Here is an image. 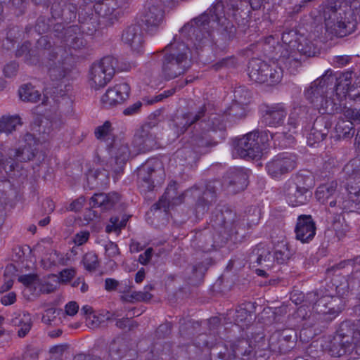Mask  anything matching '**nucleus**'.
Returning a JSON list of instances; mask_svg holds the SVG:
<instances>
[{
	"instance_id": "f257e3e1",
	"label": "nucleus",
	"mask_w": 360,
	"mask_h": 360,
	"mask_svg": "<svg viewBox=\"0 0 360 360\" xmlns=\"http://www.w3.org/2000/svg\"><path fill=\"white\" fill-rule=\"evenodd\" d=\"M270 0H226V4L218 1L208 12L194 18L181 28L182 32L192 34L191 40L197 49L213 44L225 48L234 38L236 29L231 20L238 25L248 26L250 8L259 10Z\"/></svg>"
},
{
	"instance_id": "f03ea898",
	"label": "nucleus",
	"mask_w": 360,
	"mask_h": 360,
	"mask_svg": "<svg viewBox=\"0 0 360 360\" xmlns=\"http://www.w3.org/2000/svg\"><path fill=\"white\" fill-rule=\"evenodd\" d=\"M206 106H200L196 111L188 112L176 117L172 122V129L177 136L184 134L189 127H192L191 136L186 145L178 149L174 153V158L179 163L195 161L202 154L207 152V148L215 145L208 132L210 129H224V123L207 120Z\"/></svg>"
},
{
	"instance_id": "7ed1b4c3",
	"label": "nucleus",
	"mask_w": 360,
	"mask_h": 360,
	"mask_svg": "<svg viewBox=\"0 0 360 360\" xmlns=\"http://www.w3.org/2000/svg\"><path fill=\"white\" fill-rule=\"evenodd\" d=\"M210 224L212 230H205L200 239L203 252H210L220 248L229 240L237 241L239 229L243 224L236 212L225 205L215 207L212 212Z\"/></svg>"
},
{
	"instance_id": "20e7f679",
	"label": "nucleus",
	"mask_w": 360,
	"mask_h": 360,
	"mask_svg": "<svg viewBox=\"0 0 360 360\" xmlns=\"http://www.w3.org/2000/svg\"><path fill=\"white\" fill-rule=\"evenodd\" d=\"M186 196L195 199L194 213L196 218H201L217 200V188L214 182L209 181L205 186L194 185L184 193L178 194L177 184L169 183L158 202L153 205L155 210L163 209L167 212L170 208L181 204Z\"/></svg>"
},
{
	"instance_id": "39448f33",
	"label": "nucleus",
	"mask_w": 360,
	"mask_h": 360,
	"mask_svg": "<svg viewBox=\"0 0 360 360\" xmlns=\"http://www.w3.org/2000/svg\"><path fill=\"white\" fill-rule=\"evenodd\" d=\"M162 60L161 74L166 80L173 79L184 74L192 65L191 52L183 41H173L165 47Z\"/></svg>"
},
{
	"instance_id": "423d86ee",
	"label": "nucleus",
	"mask_w": 360,
	"mask_h": 360,
	"mask_svg": "<svg viewBox=\"0 0 360 360\" xmlns=\"http://www.w3.org/2000/svg\"><path fill=\"white\" fill-rule=\"evenodd\" d=\"M305 98L320 113L331 116L340 113L343 109V100L335 96L334 91H330L314 81L304 91Z\"/></svg>"
},
{
	"instance_id": "0eeeda50",
	"label": "nucleus",
	"mask_w": 360,
	"mask_h": 360,
	"mask_svg": "<svg viewBox=\"0 0 360 360\" xmlns=\"http://www.w3.org/2000/svg\"><path fill=\"white\" fill-rule=\"evenodd\" d=\"M269 134L266 131H252L233 139V147L237 155L245 160H256L262 155L267 147Z\"/></svg>"
},
{
	"instance_id": "6e6552de",
	"label": "nucleus",
	"mask_w": 360,
	"mask_h": 360,
	"mask_svg": "<svg viewBox=\"0 0 360 360\" xmlns=\"http://www.w3.org/2000/svg\"><path fill=\"white\" fill-rule=\"evenodd\" d=\"M264 342V336L257 333L252 339L238 338L225 345L226 351L219 352L226 360H252L257 348L259 349Z\"/></svg>"
},
{
	"instance_id": "1a4fd4ad",
	"label": "nucleus",
	"mask_w": 360,
	"mask_h": 360,
	"mask_svg": "<svg viewBox=\"0 0 360 360\" xmlns=\"http://www.w3.org/2000/svg\"><path fill=\"white\" fill-rule=\"evenodd\" d=\"M326 32L328 37H344L354 32L356 20H350L341 8H327L323 13Z\"/></svg>"
},
{
	"instance_id": "9d476101",
	"label": "nucleus",
	"mask_w": 360,
	"mask_h": 360,
	"mask_svg": "<svg viewBox=\"0 0 360 360\" xmlns=\"http://www.w3.org/2000/svg\"><path fill=\"white\" fill-rule=\"evenodd\" d=\"M301 36L294 30H285L282 34V44L276 48L277 54L279 53L277 61L291 74H295L299 68L300 53L295 51V48Z\"/></svg>"
},
{
	"instance_id": "9b49d317",
	"label": "nucleus",
	"mask_w": 360,
	"mask_h": 360,
	"mask_svg": "<svg viewBox=\"0 0 360 360\" xmlns=\"http://www.w3.org/2000/svg\"><path fill=\"white\" fill-rule=\"evenodd\" d=\"M307 299L312 303L313 310L322 314L336 317L345 307V301L341 297L328 294L323 290L312 291L307 294Z\"/></svg>"
},
{
	"instance_id": "f8f14e48",
	"label": "nucleus",
	"mask_w": 360,
	"mask_h": 360,
	"mask_svg": "<svg viewBox=\"0 0 360 360\" xmlns=\"http://www.w3.org/2000/svg\"><path fill=\"white\" fill-rule=\"evenodd\" d=\"M164 179L165 173L158 161L148 160L137 169V182L141 193L152 191Z\"/></svg>"
},
{
	"instance_id": "ddd939ff",
	"label": "nucleus",
	"mask_w": 360,
	"mask_h": 360,
	"mask_svg": "<svg viewBox=\"0 0 360 360\" xmlns=\"http://www.w3.org/2000/svg\"><path fill=\"white\" fill-rule=\"evenodd\" d=\"M115 60L112 56H105L94 63L89 72L90 85L96 90L105 86L112 79Z\"/></svg>"
},
{
	"instance_id": "4468645a",
	"label": "nucleus",
	"mask_w": 360,
	"mask_h": 360,
	"mask_svg": "<svg viewBox=\"0 0 360 360\" xmlns=\"http://www.w3.org/2000/svg\"><path fill=\"white\" fill-rule=\"evenodd\" d=\"M314 81L319 82L325 88L334 91L335 96L342 100L346 98L352 88L350 74L333 73L330 70H327L324 75Z\"/></svg>"
},
{
	"instance_id": "2eb2a0df",
	"label": "nucleus",
	"mask_w": 360,
	"mask_h": 360,
	"mask_svg": "<svg viewBox=\"0 0 360 360\" xmlns=\"http://www.w3.org/2000/svg\"><path fill=\"white\" fill-rule=\"evenodd\" d=\"M297 165V157L293 153H282L274 156L265 166L267 174L272 178L279 180L292 171Z\"/></svg>"
},
{
	"instance_id": "dca6fc26",
	"label": "nucleus",
	"mask_w": 360,
	"mask_h": 360,
	"mask_svg": "<svg viewBox=\"0 0 360 360\" xmlns=\"http://www.w3.org/2000/svg\"><path fill=\"white\" fill-rule=\"evenodd\" d=\"M347 323H342L336 334L325 342V349L333 357H340L350 353L354 348V342L351 335L344 333Z\"/></svg>"
},
{
	"instance_id": "f3484780",
	"label": "nucleus",
	"mask_w": 360,
	"mask_h": 360,
	"mask_svg": "<svg viewBox=\"0 0 360 360\" xmlns=\"http://www.w3.org/2000/svg\"><path fill=\"white\" fill-rule=\"evenodd\" d=\"M202 106H206L207 108V120L213 121V117H217L215 122L217 124L219 121L224 123V129H210V131H224L226 130V122H236L237 121L244 118L246 116V110L245 106L240 105L236 102L233 103L229 108H228L222 114L213 112V105L208 103H205Z\"/></svg>"
},
{
	"instance_id": "a211bd4d",
	"label": "nucleus",
	"mask_w": 360,
	"mask_h": 360,
	"mask_svg": "<svg viewBox=\"0 0 360 360\" xmlns=\"http://www.w3.org/2000/svg\"><path fill=\"white\" fill-rule=\"evenodd\" d=\"M164 6L159 4V0L146 1L141 20L147 32L153 34L162 24L165 18Z\"/></svg>"
},
{
	"instance_id": "6ab92c4d",
	"label": "nucleus",
	"mask_w": 360,
	"mask_h": 360,
	"mask_svg": "<svg viewBox=\"0 0 360 360\" xmlns=\"http://www.w3.org/2000/svg\"><path fill=\"white\" fill-rule=\"evenodd\" d=\"M22 144L19 148L9 149L8 155L13 162H27L34 158L37 152V140L30 132H26L22 138Z\"/></svg>"
},
{
	"instance_id": "aec40b11",
	"label": "nucleus",
	"mask_w": 360,
	"mask_h": 360,
	"mask_svg": "<svg viewBox=\"0 0 360 360\" xmlns=\"http://www.w3.org/2000/svg\"><path fill=\"white\" fill-rule=\"evenodd\" d=\"M295 338V333L292 330H276L269 338V347L274 352L285 354L293 348Z\"/></svg>"
},
{
	"instance_id": "412c9836",
	"label": "nucleus",
	"mask_w": 360,
	"mask_h": 360,
	"mask_svg": "<svg viewBox=\"0 0 360 360\" xmlns=\"http://www.w3.org/2000/svg\"><path fill=\"white\" fill-rule=\"evenodd\" d=\"M249 172L248 169L243 167L230 168L224 176L223 184L233 193L242 191L248 186Z\"/></svg>"
},
{
	"instance_id": "4be33fe9",
	"label": "nucleus",
	"mask_w": 360,
	"mask_h": 360,
	"mask_svg": "<svg viewBox=\"0 0 360 360\" xmlns=\"http://www.w3.org/2000/svg\"><path fill=\"white\" fill-rule=\"evenodd\" d=\"M63 30L61 33L56 34L55 36L61 37V43L68 46L69 49L80 51L86 48L87 42L84 38L81 27L74 25Z\"/></svg>"
},
{
	"instance_id": "5701e85b",
	"label": "nucleus",
	"mask_w": 360,
	"mask_h": 360,
	"mask_svg": "<svg viewBox=\"0 0 360 360\" xmlns=\"http://www.w3.org/2000/svg\"><path fill=\"white\" fill-rule=\"evenodd\" d=\"M332 117L329 115L318 116L314 121L313 125L307 136V143L313 146L323 141L328 136L332 127Z\"/></svg>"
},
{
	"instance_id": "b1692460",
	"label": "nucleus",
	"mask_w": 360,
	"mask_h": 360,
	"mask_svg": "<svg viewBox=\"0 0 360 360\" xmlns=\"http://www.w3.org/2000/svg\"><path fill=\"white\" fill-rule=\"evenodd\" d=\"M130 91V86L127 83L117 84L114 86L108 89L102 96L101 101L105 108L113 107L128 99Z\"/></svg>"
},
{
	"instance_id": "393cba45",
	"label": "nucleus",
	"mask_w": 360,
	"mask_h": 360,
	"mask_svg": "<svg viewBox=\"0 0 360 360\" xmlns=\"http://www.w3.org/2000/svg\"><path fill=\"white\" fill-rule=\"evenodd\" d=\"M316 232V226L311 215L301 214L297 219L295 227V238L302 243L311 242Z\"/></svg>"
},
{
	"instance_id": "a878e982",
	"label": "nucleus",
	"mask_w": 360,
	"mask_h": 360,
	"mask_svg": "<svg viewBox=\"0 0 360 360\" xmlns=\"http://www.w3.org/2000/svg\"><path fill=\"white\" fill-rule=\"evenodd\" d=\"M263 122L269 127L281 126L287 115V109L283 103L264 105L262 108Z\"/></svg>"
},
{
	"instance_id": "bb28decb",
	"label": "nucleus",
	"mask_w": 360,
	"mask_h": 360,
	"mask_svg": "<svg viewBox=\"0 0 360 360\" xmlns=\"http://www.w3.org/2000/svg\"><path fill=\"white\" fill-rule=\"evenodd\" d=\"M122 41L133 52L141 53L144 39L141 26L139 25H131L127 27L122 32Z\"/></svg>"
},
{
	"instance_id": "cd10ccee",
	"label": "nucleus",
	"mask_w": 360,
	"mask_h": 360,
	"mask_svg": "<svg viewBox=\"0 0 360 360\" xmlns=\"http://www.w3.org/2000/svg\"><path fill=\"white\" fill-rule=\"evenodd\" d=\"M155 124L145 123L134 134L136 144L143 150H150L156 146V134L154 131Z\"/></svg>"
},
{
	"instance_id": "c85d7f7f",
	"label": "nucleus",
	"mask_w": 360,
	"mask_h": 360,
	"mask_svg": "<svg viewBox=\"0 0 360 360\" xmlns=\"http://www.w3.org/2000/svg\"><path fill=\"white\" fill-rule=\"evenodd\" d=\"M71 55L69 51H63L56 58H53V60H46L43 63L49 68V74L53 80H59L66 76L68 69L64 65Z\"/></svg>"
},
{
	"instance_id": "c756f323",
	"label": "nucleus",
	"mask_w": 360,
	"mask_h": 360,
	"mask_svg": "<svg viewBox=\"0 0 360 360\" xmlns=\"http://www.w3.org/2000/svg\"><path fill=\"white\" fill-rule=\"evenodd\" d=\"M120 5L117 0H101L94 5L95 12L101 18L112 24L120 15Z\"/></svg>"
},
{
	"instance_id": "7c9ffc66",
	"label": "nucleus",
	"mask_w": 360,
	"mask_h": 360,
	"mask_svg": "<svg viewBox=\"0 0 360 360\" xmlns=\"http://www.w3.org/2000/svg\"><path fill=\"white\" fill-rule=\"evenodd\" d=\"M35 53L39 56V63H44L46 60H53V58H56L57 56L67 51L62 46L52 47L47 36L41 37L37 41Z\"/></svg>"
},
{
	"instance_id": "2f4dec72",
	"label": "nucleus",
	"mask_w": 360,
	"mask_h": 360,
	"mask_svg": "<svg viewBox=\"0 0 360 360\" xmlns=\"http://www.w3.org/2000/svg\"><path fill=\"white\" fill-rule=\"evenodd\" d=\"M253 309L254 306L252 302L243 303L236 309L230 310L229 316L236 326L243 329L248 328L252 322V309Z\"/></svg>"
},
{
	"instance_id": "473e14b6",
	"label": "nucleus",
	"mask_w": 360,
	"mask_h": 360,
	"mask_svg": "<svg viewBox=\"0 0 360 360\" xmlns=\"http://www.w3.org/2000/svg\"><path fill=\"white\" fill-rule=\"evenodd\" d=\"M269 70V64L259 58H252L248 63V76L253 82L265 83L267 80L266 72Z\"/></svg>"
},
{
	"instance_id": "72a5a7b5",
	"label": "nucleus",
	"mask_w": 360,
	"mask_h": 360,
	"mask_svg": "<svg viewBox=\"0 0 360 360\" xmlns=\"http://www.w3.org/2000/svg\"><path fill=\"white\" fill-rule=\"evenodd\" d=\"M283 193L286 200L292 207L300 206L307 204L311 198L312 193H307L304 191L295 188L294 186L285 184Z\"/></svg>"
},
{
	"instance_id": "f704fd0d",
	"label": "nucleus",
	"mask_w": 360,
	"mask_h": 360,
	"mask_svg": "<svg viewBox=\"0 0 360 360\" xmlns=\"http://www.w3.org/2000/svg\"><path fill=\"white\" fill-rule=\"evenodd\" d=\"M285 184L294 186L295 188L301 189L307 193H312L311 189L315 186L313 175L309 172H299Z\"/></svg>"
},
{
	"instance_id": "c9c22d12",
	"label": "nucleus",
	"mask_w": 360,
	"mask_h": 360,
	"mask_svg": "<svg viewBox=\"0 0 360 360\" xmlns=\"http://www.w3.org/2000/svg\"><path fill=\"white\" fill-rule=\"evenodd\" d=\"M271 253L270 248L264 243L257 244L249 256L251 263L264 265L266 267L271 266Z\"/></svg>"
},
{
	"instance_id": "e433bc0d",
	"label": "nucleus",
	"mask_w": 360,
	"mask_h": 360,
	"mask_svg": "<svg viewBox=\"0 0 360 360\" xmlns=\"http://www.w3.org/2000/svg\"><path fill=\"white\" fill-rule=\"evenodd\" d=\"M120 200V195L117 193H109L108 194L96 193L91 198L90 204L93 207H101L103 210L111 209Z\"/></svg>"
},
{
	"instance_id": "4c0bfd02",
	"label": "nucleus",
	"mask_w": 360,
	"mask_h": 360,
	"mask_svg": "<svg viewBox=\"0 0 360 360\" xmlns=\"http://www.w3.org/2000/svg\"><path fill=\"white\" fill-rule=\"evenodd\" d=\"M110 153L115 155L114 159L116 165L113 168V172L116 175H120L122 172L124 166L129 158V148L127 144H121L117 148L115 145L112 147Z\"/></svg>"
},
{
	"instance_id": "58836bf2",
	"label": "nucleus",
	"mask_w": 360,
	"mask_h": 360,
	"mask_svg": "<svg viewBox=\"0 0 360 360\" xmlns=\"http://www.w3.org/2000/svg\"><path fill=\"white\" fill-rule=\"evenodd\" d=\"M354 133L355 129L352 121L340 119L335 124L334 135L332 134L331 138L335 140L351 139Z\"/></svg>"
},
{
	"instance_id": "ea45409f",
	"label": "nucleus",
	"mask_w": 360,
	"mask_h": 360,
	"mask_svg": "<svg viewBox=\"0 0 360 360\" xmlns=\"http://www.w3.org/2000/svg\"><path fill=\"white\" fill-rule=\"evenodd\" d=\"M337 186L338 184L335 181L320 185L315 193L317 200L322 204L327 203L337 195Z\"/></svg>"
},
{
	"instance_id": "a19ab883",
	"label": "nucleus",
	"mask_w": 360,
	"mask_h": 360,
	"mask_svg": "<svg viewBox=\"0 0 360 360\" xmlns=\"http://www.w3.org/2000/svg\"><path fill=\"white\" fill-rule=\"evenodd\" d=\"M295 51L300 53V68L302 65V56L306 57L314 56L316 53L319 52V49L311 40L304 37V36H301V37H300L299 43L295 48Z\"/></svg>"
},
{
	"instance_id": "79ce46f5",
	"label": "nucleus",
	"mask_w": 360,
	"mask_h": 360,
	"mask_svg": "<svg viewBox=\"0 0 360 360\" xmlns=\"http://www.w3.org/2000/svg\"><path fill=\"white\" fill-rule=\"evenodd\" d=\"M11 324L20 327L18 330V336L20 338H25L30 331L32 326V321L29 314H19L11 319Z\"/></svg>"
},
{
	"instance_id": "37998d69",
	"label": "nucleus",
	"mask_w": 360,
	"mask_h": 360,
	"mask_svg": "<svg viewBox=\"0 0 360 360\" xmlns=\"http://www.w3.org/2000/svg\"><path fill=\"white\" fill-rule=\"evenodd\" d=\"M22 122L18 115H3L0 117V134L8 135L16 130L17 126H21Z\"/></svg>"
},
{
	"instance_id": "c03bdc74",
	"label": "nucleus",
	"mask_w": 360,
	"mask_h": 360,
	"mask_svg": "<svg viewBox=\"0 0 360 360\" xmlns=\"http://www.w3.org/2000/svg\"><path fill=\"white\" fill-rule=\"evenodd\" d=\"M31 44L29 41L24 42L15 52L16 57H23L24 61L30 65L39 63V56L35 53L36 50L30 48Z\"/></svg>"
},
{
	"instance_id": "a18cd8bd",
	"label": "nucleus",
	"mask_w": 360,
	"mask_h": 360,
	"mask_svg": "<svg viewBox=\"0 0 360 360\" xmlns=\"http://www.w3.org/2000/svg\"><path fill=\"white\" fill-rule=\"evenodd\" d=\"M292 255V252L290 250V246L287 242L282 240L275 245L274 259V261L277 262V264H286Z\"/></svg>"
},
{
	"instance_id": "49530a36",
	"label": "nucleus",
	"mask_w": 360,
	"mask_h": 360,
	"mask_svg": "<svg viewBox=\"0 0 360 360\" xmlns=\"http://www.w3.org/2000/svg\"><path fill=\"white\" fill-rule=\"evenodd\" d=\"M19 96L23 101L35 103L41 97V94L31 84H25L20 86L18 91Z\"/></svg>"
},
{
	"instance_id": "de8ad7c7",
	"label": "nucleus",
	"mask_w": 360,
	"mask_h": 360,
	"mask_svg": "<svg viewBox=\"0 0 360 360\" xmlns=\"http://www.w3.org/2000/svg\"><path fill=\"white\" fill-rule=\"evenodd\" d=\"M332 285L335 288L336 295L345 300L349 290L347 278L342 275H335L332 278Z\"/></svg>"
},
{
	"instance_id": "09e8293b",
	"label": "nucleus",
	"mask_w": 360,
	"mask_h": 360,
	"mask_svg": "<svg viewBox=\"0 0 360 360\" xmlns=\"http://www.w3.org/2000/svg\"><path fill=\"white\" fill-rule=\"evenodd\" d=\"M152 285H146L144 291H134L130 295H124L121 297L122 300L127 302H148L150 300L153 295L148 290H153Z\"/></svg>"
},
{
	"instance_id": "8fccbe9b",
	"label": "nucleus",
	"mask_w": 360,
	"mask_h": 360,
	"mask_svg": "<svg viewBox=\"0 0 360 360\" xmlns=\"http://www.w3.org/2000/svg\"><path fill=\"white\" fill-rule=\"evenodd\" d=\"M278 63H279L278 62ZM279 64H276L273 63L271 65L269 64V71L266 72V75L267 77V80L265 83H267L269 85H274L281 82L283 77V70ZM281 65V64H280Z\"/></svg>"
},
{
	"instance_id": "3c124183",
	"label": "nucleus",
	"mask_w": 360,
	"mask_h": 360,
	"mask_svg": "<svg viewBox=\"0 0 360 360\" xmlns=\"http://www.w3.org/2000/svg\"><path fill=\"white\" fill-rule=\"evenodd\" d=\"M234 102H236L244 106L251 103L252 99V93L245 86H238L235 89Z\"/></svg>"
},
{
	"instance_id": "603ef678",
	"label": "nucleus",
	"mask_w": 360,
	"mask_h": 360,
	"mask_svg": "<svg viewBox=\"0 0 360 360\" xmlns=\"http://www.w3.org/2000/svg\"><path fill=\"white\" fill-rule=\"evenodd\" d=\"M345 174L354 180L360 178V158L351 160L344 167Z\"/></svg>"
},
{
	"instance_id": "864d4df0",
	"label": "nucleus",
	"mask_w": 360,
	"mask_h": 360,
	"mask_svg": "<svg viewBox=\"0 0 360 360\" xmlns=\"http://www.w3.org/2000/svg\"><path fill=\"white\" fill-rule=\"evenodd\" d=\"M82 263L84 269L89 272L96 271L100 264L98 255L93 251L88 252L83 256Z\"/></svg>"
},
{
	"instance_id": "5fc2aeb1",
	"label": "nucleus",
	"mask_w": 360,
	"mask_h": 360,
	"mask_svg": "<svg viewBox=\"0 0 360 360\" xmlns=\"http://www.w3.org/2000/svg\"><path fill=\"white\" fill-rule=\"evenodd\" d=\"M127 219L125 216H122V219L118 216L111 217L109 224L105 227V231L107 233L120 232L122 229L125 227Z\"/></svg>"
},
{
	"instance_id": "6e6d98bb",
	"label": "nucleus",
	"mask_w": 360,
	"mask_h": 360,
	"mask_svg": "<svg viewBox=\"0 0 360 360\" xmlns=\"http://www.w3.org/2000/svg\"><path fill=\"white\" fill-rule=\"evenodd\" d=\"M335 199L331 198L332 200L328 202L329 206L331 208H338L336 212L338 213V210H342L344 212H352L353 210L352 205H349V200H347V199H344L343 197L338 195L334 196Z\"/></svg>"
},
{
	"instance_id": "4d7b16f0",
	"label": "nucleus",
	"mask_w": 360,
	"mask_h": 360,
	"mask_svg": "<svg viewBox=\"0 0 360 360\" xmlns=\"http://www.w3.org/2000/svg\"><path fill=\"white\" fill-rule=\"evenodd\" d=\"M18 281L28 288L34 289L41 284L39 277L35 274H29L20 276Z\"/></svg>"
},
{
	"instance_id": "13d9d810",
	"label": "nucleus",
	"mask_w": 360,
	"mask_h": 360,
	"mask_svg": "<svg viewBox=\"0 0 360 360\" xmlns=\"http://www.w3.org/2000/svg\"><path fill=\"white\" fill-rule=\"evenodd\" d=\"M112 131V124L110 121H105L103 125L96 128L94 134L98 139L104 140L107 136L111 135Z\"/></svg>"
},
{
	"instance_id": "bf43d9fd",
	"label": "nucleus",
	"mask_w": 360,
	"mask_h": 360,
	"mask_svg": "<svg viewBox=\"0 0 360 360\" xmlns=\"http://www.w3.org/2000/svg\"><path fill=\"white\" fill-rule=\"evenodd\" d=\"M19 168L18 162H13L9 158L5 160L3 153L0 151V172L4 170L7 174H9L15 170H18Z\"/></svg>"
},
{
	"instance_id": "052dcab7",
	"label": "nucleus",
	"mask_w": 360,
	"mask_h": 360,
	"mask_svg": "<svg viewBox=\"0 0 360 360\" xmlns=\"http://www.w3.org/2000/svg\"><path fill=\"white\" fill-rule=\"evenodd\" d=\"M200 326L198 321H187L181 324L179 333L181 336L193 335L196 328Z\"/></svg>"
},
{
	"instance_id": "680f3d73",
	"label": "nucleus",
	"mask_w": 360,
	"mask_h": 360,
	"mask_svg": "<svg viewBox=\"0 0 360 360\" xmlns=\"http://www.w3.org/2000/svg\"><path fill=\"white\" fill-rule=\"evenodd\" d=\"M347 200H349V205H352L353 209L356 208V205L360 204V187L352 186L348 191Z\"/></svg>"
},
{
	"instance_id": "e2e57ef3",
	"label": "nucleus",
	"mask_w": 360,
	"mask_h": 360,
	"mask_svg": "<svg viewBox=\"0 0 360 360\" xmlns=\"http://www.w3.org/2000/svg\"><path fill=\"white\" fill-rule=\"evenodd\" d=\"M49 22L50 20L44 16L39 17L34 27L35 31L39 34L46 33L50 29Z\"/></svg>"
},
{
	"instance_id": "0e129e2a",
	"label": "nucleus",
	"mask_w": 360,
	"mask_h": 360,
	"mask_svg": "<svg viewBox=\"0 0 360 360\" xmlns=\"http://www.w3.org/2000/svg\"><path fill=\"white\" fill-rule=\"evenodd\" d=\"M237 63V60L234 56L227 57L221 59V60L216 63L213 68L214 70H218L222 68H233L235 67Z\"/></svg>"
},
{
	"instance_id": "69168bd1",
	"label": "nucleus",
	"mask_w": 360,
	"mask_h": 360,
	"mask_svg": "<svg viewBox=\"0 0 360 360\" xmlns=\"http://www.w3.org/2000/svg\"><path fill=\"white\" fill-rule=\"evenodd\" d=\"M172 323L166 322L159 326L156 330V336L158 338H165L168 337L172 332Z\"/></svg>"
},
{
	"instance_id": "338daca9",
	"label": "nucleus",
	"mask_w": 360,
	"mask_h": 360,
	"mask_svg": "<svg viewBox=\"0 0 360 360\" xmlns=\"http://www.w3.org/2000/svg\"><path fill=\"white\" fill-rule=\"evenodd\" d=\"M18 63L11 61L6 64L4 68V74L6 77H13L16 75L18 71Z\"/></svg>"
},
{
	"instance_id": "774afa93",
	"label": "nucleus",
	"mask_w": 360,
	"mask_h": 360,
	"mask_svg": "<svg viewBox=\"0 0 360 360\" xmlns=\"http://www.w3.org/2000/svg\"><path fill=\"white\" fill-rule=\"evenodd\" d=\"M89 231H81L75 235L73 241L76 245L80 246L85 244L89 240Z\"/></svg>"
}]
</instances>
